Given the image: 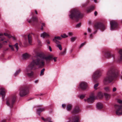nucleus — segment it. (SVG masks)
Wrapping results in <instances>:
<instances>
[{
  "instance_id": "obj_64",
  "label": "nucleus",
  "mask_w": 122,
  "mask_h": 122,
  "mask_svg": "<svg viewBox=\"0 0 122 122\" xmlns=\"http://www.w3.org/2000/svg\"><path fill=\"white\" fill-rule=\"evenodd\" d=\"M87 34V33H84V35H86Z\"/></svg>"
},
{
  "instance_id": "obj_14",
  "label": "nucleus",
  "mask_w": 122,
  "mask_h": 122,
  "mask_svg": "<svg viewBox=\"0 0 122 122\" xmlns=\"http://www.w3.org/2000/svg\"><path fill=\"white\" fill-rule=\"evenodd\" d=\"M113 77H107L104 80V82L105 84L110 83L113 80Z\"/></svg>"
},
{
  "instance_id": "obj_49",
  "label": "nucleus",
  "mask_w": 122,
  "mask_h": 122,
  "mask_svg": "<svg viewBox=\"0 0 122 122\" xmlns=\"http://www.w3.org/2000/svg\"><path fill=\"white\" fill-rule=\"evenodd\" d=\"M68 35L70 36H72L73 35V33L71 32H69Z\"/></svg>"
},
{
  "instance_id": "obj_62",
  "label": "nucleus",
  "mask_w": 122,
  "mask_h": 122,
  "mask_svg": "<svg viewBox=\"0 0 122 122\" xmlns=\"http://www.w3.org/2000/svg\"><path fill=\"white\" fill-rule=\"evenodd\" d=\"M43 27H41V30H43Z\"/></svg>"
},
{
  "instance_id": "obj_15",
  "label": "nucleus",
  "mask_w": 122,
  "mask_h": 122,
  "mask_svg": "<svg viewBox=\"0 0 122 122\" xmlns=\"http://www.w3.org/2000/svg\"><path fill=\"white\" fill-rule=\"evenodd\" d=\"M104 56L106 58H107L112 57L114 58L115 57L114 55L111 54L110 52L109 51H107L105 52Z\"/></svg>"
},
{
  "instance_id": "obj_43",
  "label": "nucleus",
  "mask_w": 122,
  "mask_h": 122,
  "mask_svg": "<svg viewBox=\"0 0 122 122\" xmlns=\"http://www.w3.org/2000/svg\"><path fill=\"white\" fill-rule=\"evenodd\" d=\"M4 35L5 36H7L9 38H10V35L7 33H4Z\"/></svg>"
},
{
  "instance_id": "obj_31",
  "label": "nucleus",
  "mask_w": 122,
  "mask_h": 122,
  "mask_svg": "<svg viewBox=\"0 0 122 122\" xmlns=\"http://www.w3.org/2000/svg\"><path fill=\"white\" fill-rule=\"evenodd\" d=\"M105 97L107 100H108L110 97V95L108 94L105 93L104 94Z\"/></svg>"
},
{
  "instance_id": "obj_38",
  "label": "nucleus",
  "mask_w": 122,
  "mask_h": 122,
  "mask_svg": "<svg viewBox=\"0 0 122 122\" xmlns=\"http://www.w3.org/2000/svg\"><path fill=\"white\" fill-rule=\"evenodd\" d=\"M76 37H72L71 39V41L72 42H74L76 39Z\"/></svg>"
},
{
  "instance_id": "obj_59",
  "label": "nucleus",
  "mask_w": 122,
  "mask_h": 122,
  "mask_svg": "<svg viewBox=\"0 0 122 122\" xmlns=\"http://www.w3.org/2000/svg\"><path fill=\"white\" fill-rule=\"evenodd\" d=\"M65 105L64 104H62V107L63 108L64 107H65Z\"/></svg>"
},
{
  "instance_id": "obj_50",
  "label": "nucleus",
  "mask_w": 122,
  "mask_h": 122,
  "mask_svg": "<svg viewBox=\"0 0 122 122\" xmlns=\"http://www.w3.org/2000/svg\"><path fill=\"white\" fill-rule=\"evenodd\" d=\"M117 90V88L115 87H114L112 90V91L113 92H115Z\"/></svg>"
},
{
  "instance_id": "obj_19",
  "label": "nucleus",
  "mask_w": 122,
  "mask_h": 122,
  "mask_svg": "<svg viewBox=\"0 0 122 122\" xmlns=\"http://www.w3.org/2000/svg\"><path fill=\"white\" fill-rule=\"evenodd\" d=\"M26 37L27 38H28L29 43V44H30L32 42V41L31 36L30 35V34H29L27 36H25V37Z\"/></svg>"
},
{
  "instance_id": "obj_29",
  "label": "nucleus",
  "mask_w": 122,
  "mask_h": 122,
  "mask_svg": "<svg viewBox=\"0 0 122 122\" xmlns=\"http://www.w3.org/2000/svg\"><path fill=\"white\" fill-rule=\"evenodd\" d=\"M80 111V110L79 107H76L74 109L73 112V113H77L79 112Z\"/></svg>"
},
{
  "instance_id": "obj_8",
  "label": "nucleus",
  "mask_w": 122,
  "mask_h": 122,
  "mask_svg": "<svg viewBox=\"0 0 122 122\" xmlns=\"http://www.w3.org/2000/svg\"><path fill=\"white\" fill-rule=\"evenodd\" d=\"M7 39L3 35L0 33V49L3 46V44H5L7 42Z\"/></svg>"
},
{
  "instance_id": "obj_25",
  "label": "nucleus",
  "mask_w": 122,
  "mask_h": 122,
  "mask_svg": "<svg viewBox=\"0 0 122 122\" xmlns=\"http://www.w3.org/2000/svg\"><path fill=\"white\" fill-rule=\"evenodd\" d=\"M56 43V44L57 47L60 50H61L62 49V48L61 45V43L60 42H57Z\"/></svg>"
},
{
  "instance_id": "obj_42",
  "label": "nucleus",
  "mask_w": 122,
  "mask_h": 122,
  "mask_svg": "<svg viewBox=\"0 0 122 122\" xmlns=\"http://www.w3.org/2000/svg\"><path fill=\"white\" fill-rule=\"evenodd\" d=\"M81 23H79L77 24L76 25V27L77 28H79L80 27L81 25Z\"/></svg>"
},
{
  "instance_id": "obj_3",
  "label": "nucleus",
  "mask_w": 122,
  "mask_h": 122,
  "mask_svg": "<svg viewBox=\"0 0 122 122\" xmlns=\"http://www.w3.org/2000/svg\"><path fill=\"white\" fill-rule=\"evenodd\" d=\"M36 56L37 57H40V60H42L44 62V66L45 65V60L46 63L48 64L50 63V61L53 59L54 61L56 62L57 61L56 59L57 57H53V56L52 55H49L47 56H46L44 54L42 53H38L36 55Z\"/></svg>"
},
{
  "instance_id": "obj_47",
  "label": "nucleus",
  "mask_w": 122,
  "mask_h": 122,
  "mask_svg": "<svg viewBox=\"0 0 122 122\" xmlns=\"http://www.w3.org/2000/svg\"><path fill=\"white\" fill-rule=\"evenodd\" d=\"M117 102L120 104H122V101L120 99H118L117 101Z\"/></svg>"
},
{
  "instance_id": "obj_45",
  "label": "nucleus",
  "mask_w": 122,
  "mask_h": 122,
  "mask_svg": "<svg viewBox=\"0 0 122 122\" xmlns=\"http://www.w3.org/2000/svg\"><path fill=\"white\" fill-rule=\"evenodd\" d=\"M9 49V48H5L3 50V52L5 53L6 51H8Z\"/></svg>"
},
{
  "instance_id": "obj_24",
  "label": "nucleus",
  "mask_w": 122,
  "mask_h": 122,
  "mask_svg": "<svg viewBox=\"0 0 122 122\" xmlns=\"http://www.w3.org/2000/svg\"><path fill=\"white\" fill-rule=\"evenodd\" d=\"M61 39V38L60 36H55V38L53 39V41L55 43H56L57 42H60L58 41V40H60Z\"/></svg>"
},
{
  "instance_id": "obj_27",
  "label": "nucleus",
  "mask_w": 122,
  "mask_h": 122,
  "mask_svg": "<svg viewBox=\"0 0 122 122\" xmlns=\"http://www.w3.org/2000/svg\"><path fill=\"white\" fill-rule=\"evenodd\" d=\"M49 36V35L45 32H43L41 35V37L44 38L45 37H48Z\"/></svg>"
},
{
  "instance_id": "obj_10",
  "label": "nucleus",
  "mask_w": 122,
  "mask_h": 122,
  "mask_svg": "<svg viewBox=\"0 0 122 122\" xmlns=\"http://www.w3.org/2000/svg\"><path fill=\"white\" fill-rule=\"evenodd\" d=\"M15 97L10 99L6 101V104L10 107H13V105L15 101Z\"/></svg>"
},
{
  "instance_id": "obj_46",
  "label": "nucleus",
  "mask_w": 122,
  "mask_h": 122,
  "mask_svg": "<svg viewBox=\"0 0 122 122\" xmlns=\"http://www.w3.org/2000/svg\"><path fill=\"white\" fill-rule=\"evenodd\" d=\"M85 95H80V98L81 99H83L85 97Z\"/></svg>"
},
{
  "instance_id": "obj_2",
  "label": "nucleus",
  "mask_w": 122,
  "mask_h": 122,
  "mask_svg": "<svg viewBox=\"0 0 122 122\" xmlns=\"http://www.w3.org/2000/svg\"><path fill=\"white\" fill-rule=\"evenodd\" d=\"M69 16L71 19L75 20L77 21H78L79 19L82 18L83 16L79 10L76 8L72 9Z\"/></svg>"
},
{
  "instance_id": "obj_26",
  "label": "nucleus",
  "mask_w": 122,
  "mask_h": 122,
  "mask_svg": "<svg viewBox=\"0 0 122 122\" xmlns=\"http://www.w3.org/2000/svg\"><path fill=\"white\" fill-rule=\"evenodd\" d=\"M42 119L44 120L45 122H52L51 121V119L50 117H48L46 119H45L44 117H42Z\"/></svg>"
},
{
  "instance_id": "obj_56",
  "label": "nucleus",
  "mask_w": 122,
  "mask_h": 122,
  "mask_svg": "<svg viewBox=\"0 0 122 122\" xmlns=\"http://www.w3.org/2000/svg\"><path fill=\"white\" fill-rule=\"evenodd\" d=\"M49 50L50 51H52V49L51 47L50 46H49Z\"/></svg>"
},
{
  "instance_id": "obj_13",
  "label": "nucleus",
  "mask_w": 122,
  "mask_h": 122,
  "mask_svg": "<svg viewBox=\"0 0 122 122\" xmlns=\"http://www.w3.org/2000/svg\"><path fill=\"white\" fill-rule=\"evenodd\" d=\"M96 98V97L95 96L93 95H91L87 99H84V101L85 102L86 101L88 102L91 103L94 102Z\"/></svg>"
},
{
  "instance_id": "obj_23",
  "label": "nucleus",
  "mask_w": 122,
  "mask_h": 122,
  "mask_svg": "<svg viewBox=\"0 0 122 122\" xmlns=\"http://www.w3.org/2000/svg\"><path fill=\"white\" fill-rule=\"evenodd\" d=\"M45 108H40L38 109L37 110V113L40 115V113L41 112H42L45 110Z\"/></svg>"
},
{
  "instance_id": "obj_21",
  "label": "nucleus",
  "mask_w": 122,
  "mask_h": 122,
  "mask_svg": "<svg viewBox=\"0 0 122 122\" xmlns=\"http://www.w3.org/2000/svg\"><path fill=\"white\" fill-rule=\"evenodd\" d=\"M30 56V55L27 53L24 54L22 56L23 58L25 59L28 58Z\"/></svg>"
},
{
  "instance_id": "obj_48",
  "label": "nucleus",
  "mask_w": 122,
  "mask_h": 122,
  "mask_svg": "<svg viewBox=\"0 0 122 122\" xmlns=\"http://www.w3.org/2000/svg\"><path fill=\"white\" fill-rule=\"evenodd\" d=\"M85 43H84L81 44V45L80 47V48H81V47H82L84 45H85Z\"/></svg>"
},
{
  "instance_id": "obj_5",
  "label": "nucleus",
  "mask_w": 122,
  "mask_h": 122,
  "mask_svg": "<svg viewBox=\"0 0 122 122\" xmlns=\"http://www.w3.org/2000/svg\"><path fill=\"white\" fill-rule=\"evenodd\" d=\"M107 74L108 76H118L119 75V71L117 69L112 67L109 70Z\"/></svg>"
},
{
  "instance_id": "obj_18",
  "label": "nucleus",
  "mask_w": 122,
  "mask_h": 122,
  "mask_svg": "<svg viewBox=\"0 0 122 122\" xmlns=\"http://www.w3.org/2000/svg\"><path fill=\"white\" fill-rule=\"evenodd\" d=\"M94 9V6H91L87 8L86 11L87 13H89L93 11Z\"/></svg>"
},
{
  "instance_id": "obj_51",
  "label": "nucleus",
  "mask_w": 122,
  "mask_h": 122,
  "mask_svg": "<svg viewBox=\"0 0 122 122\" xmlns=\"http://www.w3.org/2000/svg\"><path fill=\"white\" fill-rule=\"evenodd\" d=\"M97 77H95V76L93 78V80L94 81H96V80H95V79H97Z\"/></svg>"
},
{
  "instance_id": "obj_37",
  "label": "nucleus",
  "mask_w": 122,
  "mask_h": 122,
  "mask_svg": "<svg viewBox=\"0 0 122 122\" xmlns=\"http://www.w3.org/2000/svg\"><path fill=\"white\" fill-rule=\"evenodd\" d=\"M104 90L106 91H110V87H106L104 88Z\"/></svg>"
},
{
  "instance_id": "obj_58",
  "label": "nucleus",
  "mask_w": 122,
  "mask_h": 122,
  "mask_svg": "<svg viewBox=\"0 0 122 122\" xmlns=\"http://www.w3.org/2000/svg\"><path fill=\"white\" fill-rule=\"evenodd\" d=\"M1 122H6V121L4 119L3 120L1 121Z\"/></svg>"
},
{
  "instance_id": "obj_22",
  "label": "nucleus",
  "mask_w": 122,
  "mask_h": 122,
  "mask_svg": "<svg viewBox=\"0 0 122 122\" xmlns=\"http://www.w3.org/2000/svg\"><path fill=\"white\" fill-rule=\"evenodd\" d=\"M97 107L98 109H101L103 107V105L101 103H98L97 104Z\"/></svg>"
},
{
  "instance_id": "obj_61",
  "label": "nucleus",
  "mask_w": 122,
  "mask_h": 122,
  "mask_svg": "<svg viewBox=\"0 0 122 122\" xmlns=\"http://www.w3.org/2000/svg\"><path fill=\"white\" fill-rule=\"evenodd\" d=\"M38 80H36L35 81V83H37L38 82Z\"/></svg>"
},
{
  "instance_id": "obj_30",
  "label": "nucleus",
  "mask_w": 122,
  "mask_h": 122,
  "mask_svg": "<svg viewBox=\"0 0 122 122\" xmlns=\"http://www.w3.org/2000/svg\"><path fill=\"white\" fill-rule=\"evenodd\" d=\"M21 70L20 69H19L17 70L14 73V76H16L18 75L21 72Z\"/></svg>"
},
{
  "instance_id": "obj_63",
  "label": "nucleus",
  "mask_w": 122,
  "mask_h": 122,
  "mask_svg": "<svg viewBox=\"0 0 122 122\" xmlns=\"http://www.w3.org/2000/svg\"><path fill=\"white\" fill-rule=\"evenodd\" d=\"M94 1L95 3H97V0H94Z\"/></svg>"
},
{
  "instance_id": "obj_12",
  "label": "nucleus",
  "mask_w": 122,
  "mask_h": 122,
  "mask_svg": "<svg viewBox=\"0 0 122 122\" xmlns=\"http://www.w3.org/2000/svg\"><path fill=\"white\" fill-rule=\"evenodd\" d=\"M79 86L81 90H84L86 88L87 84L86 82H82L79 84Z\"/></svg>"
},
{
  "instance_id": "obj_44",
  "label": "nucleus",
  "mask_w": 122,
  "mask_h": 122,
  "mask_svg": "<svg viewBox=\"0 0 122 122\" xmlns=\"http://www.w3.org/2000/svg\"><path fill=\"white\" fill-rule=\"evenodd\" d=\"M9 46L11 48L12 51H14V47L12 46L9 45Z\"/></svg>"
},
{
  "instance_id": "obj_35",
  "label": "nucleus",
  "mask_w": 122,
  "mask_h": 122,
  "mask_svg": "<svg viewBox=\"0 0 122 122\" xmlns=\"http://www.w3.org/2000/svg\"><path fill=\"white\" fill-rule=\"evenodd\" d=\"M45 69L44 68L42 69L41 71L40 75L42 76L44 74V72L45 71Z\"/></svg>"
},
{
  "instance_id": "obj_9",
  "label": "nucleus",
  "mask_w": 122,
  "mask_h": 122,
  "mask_svg": "<svg viewBox=\"0 0 122 122\" xmlns=\"http://www.w3.org/2000/svg\"><path fill=\"white\" fill-rule=\"evenodd\" d=\"M116 108V113L118 115H121L122 114V106L117 105L115 106Z\"/></svg>"
},
{
  "instance_id": "obj_60",
  "label": "nucleus",
  "mask_w": 122,
  "mask_h": 122,
  "mask_svg": "<svg viewBox=\"0 0 122 122\" xmlns=\"http://www.w3.org/2000/svg\"><path fill=\"white\" fill-rule=\"evenodd\" d=\"M12 38L14 40H15L16 39L15 38V37H13Z\"/></svg>"
},
{
  "instance_id": "obj_7",
  "label": "nucleus",
  "mask_w": 122,
  "mask_h": 122,
  "mask_svg": "<svg viewBox=\"0 0 122 122\" xmlns=\"http://www.w3.org/2000/svg\"><path fill=\"white\" fill-rule=\"evenodd\" d=\"M29 93L28 88L27 87H22L20 90V95L21 97H23L28 94Z\"/></svg>"
},
{
  "instance_id": "obj_39",
  "label": "nucleus",
  "mask_w": 122,
  "mask_h": 122,
  "mask_svg": "<svg viewBox=\"0 0 122 122\" xmlns=\"http://www.w3.org/2000/svg\"><path fill=\"white\" fill-rule=\"evenodd\" d=\"M61 36L63 38H65L67 37L68 36L66 35L65 34H64L63 35H61Z\"/></svg>"
},
{
  "instance_id": "obj_17",
  "label": "nucleus",
  "mask_w": 122,
  "mask_h": 122,
  "mask_svg": "<svg viewBox=\"0 0 122 122\" xmlns=\"http://www.w3.org/2000/svg\"><path fill=\"white\" fill-rule=\"evenodd\" d=\"M79 117H75L73 119L71 118L70 120V122H79Z\"/></svg>"
},
{
  "instance_id": "obj_40",
  "label": "nucleus",
  "mask_w": 122,
  "mask_h": 122,
  "mask_svg": "<svg viewBox=\"0 0 122 122\" xmlns=\"http://www.w3.org/2000/svg\"><path fill=\"white\" fill-rule=\"evenodd\" d=\"M99 85L98 83H97L95 84L94 86V88L96 90L97 89V87Z\"/></svg>"
},
{
  "instance_id": "obj_11",
  "label": "nucleus",
  "mask_w": 122,
  "mask_h": 122,
  "mask_svg": "<svg viewBox=\"0 0 122 122\" xmlns=\"http://www.w3.org/2000/svg\"><path fill=\"white\" fill-rule=\"evenodd\" d=\"M111 30H113L116 29L118 27V25L117 22L114 21H110Z\"/></svg>"
},
{
  "instance_id": "obj_55",
  "label": "nucleus",
  "mask_w": 122,
  "mask_h": 122,
  "mask_svg": "<svg viewBox=\"0 0 122 122\" xmlns=\"http://www.w3.org/2000/svg\"><path fill=\"white\" fill-rule=\"evenodd\" d=\"M45 24L44 23H42V25H41V27H43V26H45Z\"/></svg>"
},
{
  "instance_id": "obj_34",
  "label": "nucleus",
  "mask_w": 122,
  "mask_h": 122,
  "mask_svg": "<svg viewBox=\"0 0 122 122\" xmlns=\"http://www.w3.org/2000/svg\"><path fill=\"white\" fill-rule=\"evenodd\" d=\"M89 1L88 0L84 4H82V6L83 7H85L89 3Z\"/></svg>"
},
{
  "instance_id": "obj_57",
  "label": "nucleus",
  "mask_w": 122,
  "mask_h": 122,
  "mask_svg": "<svg viewBox=\"0 0 122 122\" xmlns=\"http://www.w3.org/2000/svg\"><path fill=\"white\" fill-rule=\"evenodd\" d=\"M46 41L48 44H49L50 43V42L49 40H47Z\"/></svg>"
},
{
  "instance_id": "obj_4",
  "label": "nucleus",
  "mask_w": 122,
  "mask_h": 122,
  "mask_svg": "<svg viewBox=\"0 0 122 122\" xmlns=\"http://www.w3.org/2000/svg\"><path fill=\"white\" fill-rule=\"evenodd\" d=\"M34 12L36 14H38V12L36 10H32L31 11V15L32 16L31 19L30 20H27V21L29 23H31L33 25L35 24V23L37 24L38 22L37 17L36 16H34Z\"/></svg>"
},
{
  "instance_id": "obj_54",
  "label": "nucleus",
  "mask_w": 122,
  "mask_h": 122,
  "mask_svg": "<svg viewBox=\"0 0 122 122\" xmlns=\"http://www.w3.org/2000/svg\"><path fill=\"white\" fill-rule=\"evenodd\" d=\"M94 15L95 16H96L97 14V11H95L94 12Z\"/></svg>"
},
{
  "instance_id": "obj_1",
  "label": "nucleus",
  "mask_w": 122,
  "mask_h": 122,
  "mask_svg": "<svg viewBox=\"0 0 122 122\" xmlns=\"http://www.w3.org/2000/svg\"><path fill=\"white\" fill-rule=\"evenodd\" d=\"M40 57H37L36 55L33 58L32 61L30 65L27 67L25 71V73L28 76H32L35 75V73L32 71L34 70L37 69V66L40 67H42L44 66V62L42 60H40Z\"/></svg>"
},
{
  "instance_id": "obj_28",
  "label": "nucleus",
  "mask_w": 122,
  "mask_h": 122,
  "mask_svg": "<svg viewBox=\"0 0 122 122\" xmlns=\"http://www.w3.org/2000/svg\"><path fill=\"white\" fill-rule=\"evenodd\" d=\"M97 96L99 98H102L103 96V93L101 92H99L98 93Z\"/></svg>"
},
{
  "instance_id": "obj_52",
  "label": "nucleus",
  "mask_w": 122,
  "mask_h": 122,
  "mask_svg": "<svg viewBox=\"0 0 122 122\" xmlns=\"http://www.w3.org/2000/svg\"><path fill=\"white\" fill-rule=\"evenodd\" d=\"M90 38L92 39L93 38V36L92 34H91L90 35Z\"/></svg>"
},
{
  "instance_id": "obj_36",
  "label": "nucleus",
  "mask_w": 122,
  "mask_h": 122,
  "mask_svg": "<svg viewBox=\"0 0 122 122\" xmlns=\"http://www.w3.org/2000/svg\"><path fill=\"white\" fill-rule=\"evenodd\" d=\"M66 49H65L64 51L62 52H61L60 53V55H64L66 53Z\"/></svg>"
},
{
  "instance_id": "obj_16",
  "label": "nucleus",
  "mask_w": 122,
  "mask_h": 122,
  "mask_svg": "<svg viewBox=\"0 0 122 122\" xmlns=\"http://www.w3.org/2000/svg\"><path fill=\"white\" fill-rule=\"evenodd\" d=\"M5 90L4 88H1L0 89V94L2 95L3 98L5 96Z\"/></svg>"
},
{
  "instance_id": "obj_6",
  "label": "nucleus",
  "mask_w": 122,
  "mask_h": 122,
  "mask_svg": "<svg viewBox=\"0 0 122 122\" xmlns=\"http://www.w3.org/2000/svg\"><path fill=\"white\" fill-rule=\"evenodd\" d=\"M94 27L96 30L93 33L94 34L97 33V29H100L102 31H103L105 29V26L101 22H99L96 23L94 25Z\"/></svg>"
},
{
  "instance_id": "obj_33",
  "label": "nucleus",
  "mask_w": 122,
  "mask_h": 122,
  "mask_svg": "<svg viewBox=\"0 0 122 122\" xmlns=\"http://www.w3.org/2000/svg\"><path fill=\"white\" fill-rule=\"evenodd\" d=\"M119 53L120 55V60L122 61V50H120L119 51Z\"/></svg>"
},
{
  "instance_id": "obj_32",
  "label": "nucleus",
  "mask_w": 122,
  "mask_h": 122,
  "mask_svg": "<svg viewBox=\"0 0 122 122\" xmlns=\"http://www.w3.org/2000/svg\"><path fill=\"white\" fill-rule=\"evenodd\" d=\"M72 108V106L71 105L68 104L67 105V109L68 111L70 110Z\"/></svg>"
},
{
  "instance_id": "obj_53",
  "label": "nucleus",
  "mask_w": 122,
  "mask_h": 122,
  "mask_svg": "<svg viewBox=\"0 0 122 122\" xmlns=\"http://www.w3.org/2000/svg\"><path fill=\"white\" fill-rule=\"evenodd\" d=\"M88 31L89 32H91L92 31L91 29L89 28H88Z\"/></svg>"
},
{
  "instance_id": "obj_20",
  "label": "nucleus",
  "mask_w": 122,
  "mask_h": 122,
  "mask_svg": "<svg viewBox=\"0 0 122 122\" xmlns=\"http://www.w3.org/2000/svg\"><path fill=\"white\" fill-rule=\"evenodd\" d=\"M102 76L100 72L98 71H96L93 74L92 76Z\"/></svg>"
},
{
  "instance_id": "obj_41",
  "label": "nucleus",
  "mask_w": 122,
  "mask_h": 122,
  "mask_svg": "<svg viewBox=\"0 0 122 122\" xmlns=\"http://www.w3.org/2000/svg\"><path fill=\"white\" fill-rule=\"evenodd\" d=\"M14 46H15L17 50V51H18V44L17 43H16Z\"/></svg>"
}]
</instances>
